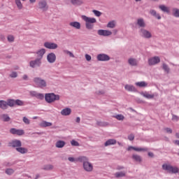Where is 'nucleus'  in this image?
<instances>
[{"label":"nucleus","mask_w":179,"mask_h":179,"mask_svg":"<svg viewBox=\"0 0 179 179\" xmlns=\"http://www.w3.org/2000/svg\"><path fill=\"white\" fill-rule=\"evenodd\" d=\"M65 145H66L65 141H61V140L57 141L55 143L56 148H58L59 149L64 148V146H65Z\"/></svg>","instance_id":"a211bd4d"},{"label":"nucleus","mask_w":179,"mask_h":179,"mask_svg":"<svg viewBox=\"0 0 179 179\" xmlns=\"http://www.w3.org/2000/svg\"><path fill=\"white\" fill-rule=\"evenodd\" d=\"M38 8L45 12L48 10V5H47V1L45 0H41L38 4Z\"/></svg>","instance_id":"423d86ee"},{"label":"nucleus","mask_w":179,"mask_h":179,"mask_svg":"<svg viewBox=\"0 0 179 179\" xmlns=\"http://www.w3.org/2000/svg\"><path fill=\"white\" fill-rule=\"evenodd\" d=\"M174 10H175L174 16H176V17H179V10L175 9Z\"/></svg>","instance_id":"4d7b16f0"},{"label":"nucleus","mask_w":179,"mask_h":179,"mask_svg":"<svg viewBox=\"0 0 179 179\" xmlns=\"http://www.w3.org/2000/svg\"><path fill=\"white\" fill-rule=\"evenodd\" d=\"M15 3L18 9H23V4H22V1H20V0H15Z\"/></svg>","instance_id":"58836bf2"},{"label":"nucleus","mask_w":179,"mask_h":179,"mask_svg":"<svg viewBox=\"0 0 179 179\" xmlns=\"http://www.w3.org/2000/svg\"><path fill=\"white\" fill-rule=\"evenodd\" d=\"M44 47L48 48L49 50H57L58 48V45L55 43L45 42L44 43Z\"/></svg>","instance_id":"6e6552de"},{"label":"nucleus","mask_w":179,"mask_h":179,"mask_svg":"<svg viewBox=\"0 0 179 179\" xmlns=\"http://www.w3.org/2000/svg\"><path fill=\"white\" fill-rule=\"evenodd\" d=\"M113 31H114L115 34H116L117 31V29H115V30H113Z\"/></svg>","instance_id":"774afa93"},{"label":"nucleus","mask_w":179,"mask_h":179,"mask_svg":"<svg viewBox=\"0 0 179 179\" xmlns=\"http://www.w3.org/2000/svg\"><path fill=\"white\" fill-rule=\"evenodd\" d=\"M13 173H15V171L12 169H7L6 170V173H7L8 176H12V174H13Z\"/></svg>","instance_id":"37998d69"},{"label":"nucleus","mask_w":179,"mask_h":179,"mask_svg":"<svg viewBox=\"0 0 179 179\" xmlns=\"http://www.w3.org/2000/svg\"><path fill=\"white\" fill-rule=\"evenodd\" d=\"M163 69L167 73H169V72H170V69L169 68V66H167V64H163Z\"/></svg>","instance_id":"a18cd8bd"},{"label":"nucleus","mask_w":179,"mask_h":179,"mask_svg":"<svg viewBox=\"0 0 179 179\" xmlns=\"http://www.w3.org/2000/svg\"><path fill=\"white\" fill-rule=\"evenodd\" d=\"M83 20H85V27L86 29H88V30L93 29V27H94V23L97 22V20L94 17H89L86 15H82L81 16Z\"/></svg>","instance_id":"f03ea898"},{"label":"nucleus","mask_w":179,"mask_h":179,"mask_svg":"<svg viewBox=\"0 0 179 179\" xmlns=\"http://www.w3.org/2000/svg\"><path fill=\"white\" fill-rule=\"evenodd\" d=\"M64 54H66L67 55H69L71 58H75V55H73V53L69 50H63Z\"/></svg>","instance_id":"4c0bfd02"},{"label":"nucleus","mask_w":179,"mask_h":179,"mask_svg":"<svg viewBox=\"0 0 179 179\" xmlns=\"http://www.w3.org/2000/svg\"><path fill=\"white\" fill-rule=\"evenodd\" d=\"M178 120H179L178 116H177L176 115H172V121H178Z\"/></svg>","instance_id":"6e6d98bb"},{"label":"nucleus","mask_w":179,"mask_h":179,"mask_svg":"<svg viewBox=\"0 0 179 179\" xmlns=\"http://www.w3.org/2000/svg\"><path fill=\"white\" fill-rule=\"evenodd\" d=\"M107 27H109V29H114L115 27V21H110L108 23Z\"/></svg>","instance_id":"c9c22d12"},{"label":"nucleus","mask_w":179,"mask_h":179,"mask_svg":"<svg viewBox=\"0 0 179 179\" xmlns=\"http://www.w3.org/2000/svg\"><path fill=\"white\" fill-rule=\"evenodd\" d=\"M129 141H134L135 139V136L134 134H130L128 136Z\"/></svg>","instance_id":"864d4df0"},{"label":"nucleus","mask_w":179,"mask_h":179,"mask_svg":"<svg viewBox=\"0 0 179 179\" xmlns=\"http://www.w3.org/2000/svg\"><path fill=\"white\" fill-rule=\"evenodd\" d=\"M78 162L83 163V169L85 170V171H87L88 173H90L93 171V164L92 163L88 162V159L86 157H79L78 158Z\"/></svg>","instance_id":"f257e3e1"},{"label":"nucleus","mask_w":179,"mask_h":179,"mask_svg":"<svg viewBox=\"0 0 179 179\" xmlns=\"http://www.w3.org/2000/svg\"><path fill=\"white\" fill-rule=\"evenodd\" d=\"M92 12L95 15V16H97V17H100V16H101V12L97 10H93Z\"/></svg>","instance_id":"c03bdc74"},{"label":"nucleus","mask_w":179,"mask_h":179,"mask_svg":"<svg viewBox=\"0 0 179 179\" xmlns=\"http://www.w3.org/2000/svg\"><path fill=\"white\" fill-rule=\"evenodd\" d=\"M72 110L69 108H66L61 111L62 115H70Z\"/></svg>","instance_id":"f3484780"},{"label":"nucleus","mask_w":179,"mask_h":179,"mask_svg":"<svg viewBox=\"0 0 179 179\" xmlns=\"http://www.w3.org/2000/svg\"><path fill=\"white\" fill-rule=\"evenodd\" d=\"M133 159L134 160H136V162H142V158H141V156L138 155H134Z\"/></svg>","instance_id":"ea45409f"},{"label":"nucleus","mask_w":179,"mask_h":179,"mask_svg":"<svg viewBox=\"0 0 179 179\" xmlns=\"http://www.w3.org/2000/svg\"><path fill=\"white\" fill-rule=\"evenodd\" d=\"M129 64L131 66H136L138 65V61L136 59L129 58L128 60Z\"/></svg>","instance_id":"412c9836"},{"label":"nucleus","mask_w":179,"mask_h":179,"mask_svg":"<svg viewBox=\"0 0 179 179\" xmlns=\"http://www.w3.org/2000/svg\"><path fill=\"white\" fill-rule=\"evenodd\" d=\"M163 170H165L166 171H168V173H172L173 174H176V173H178L179 169L177 166H173L170 164H164L162 165Z\"/></svg>","instance_id":"7ed1b4c3"},{"label":"nucleus","mask_w":179,"mask_h":179,"mask_svg":"<svg viewBox=\"0 0 179 179\" xmlns=\"http://www.w3.org/2000/svg\"><path fill=\"white\" fill-rule=\"evenodd\" d=\"M76 121L78 123L80 122V117H77Z\"/></svg>","instance_id":"680f3d73"},{"label":"nucleus","mask_w":179,"mask_h":179,"mask_svg":"<svg viewBox=\"0 0 179 179\" xmlns=\"http://www.w3.org/2000/svg\"><path fill=\"white\" fill-rule=\"evenodd\" d=\"M71 144L72 145V146H79V143H78V141L75 140H72L71 141Z\"/></svg>","instance_id":"09e8293b"},{"label":"nucleus","mask_w":179,"mask_h":179,"mask_svg":"<svg viewBox=\"0 0 179 179\" xmlns=\"http://www.w3.org/2000/svg\"><path fill=\"white\" fill-rule=\"evenodd\" d=\"M117 143V140L115 139H109L105 143V146H110V145H115Z\"/></svg>","instance_id":"b1692460"},{"label":"nucleus","mask_w":179,"mask_h":179,"mask_svg":"<svg viewBox=\"0 0 179 179\" xmlns=\"http://www.w3.org/2000/svg\"><path fill=\"white\" fill-rule=\"evenodd\" d=\"M70 26H71V27H74L75 29H80V23L78 22H70Z\"/></svg>","instance_id":"cd10ccee"},{"label":"nucleus","mask_w":179,"mask_h":179,"mask_svg":"<svg viewBox=\"0 0 179 179\" xmlns=\"http://www.w3.org/2000/svg\"><path fill=\"white\" fill-rule=\"evenodd\" d=\"M137 24H138L140 27H145V26H146V24H145V21H143V19L142 18L138 20Z\"/></svg>","instance_id":"2f4dec72"},{"label":"nucleus","mask_w":179,"mask_h":179,"mask_svg":"<svg viewBox=\"0 0 179 179\" xmlns=\"http://www.w3.org/2000/svg\"><path fill=\"white\" fill-rule=\"evenodd\" d=\"M133 149V150H136V152H146L148 151V148H135L130 146L128 148V150H131Z\"/></svg>","instance_id":"6ab92c4d"},{"label":"nucleus","mask_w":179,"mask_h":179,"mask_svg":"<svg viewBox=\"0 0 179 179\" xmlns=\"http://www.w3.org/2000/svg\"><path fill=\"white\" fill-rule=\"evenodd\" d=\"M34 83L38 86V87H47V81L45 80L42 79L40 77H36L33 79Z\"/></svg>","instance_id":"20e7f679"},{"label":"nucleus","mask_w":179,"mask_h":179,"mask_svg":"<svg viewBox=\"0 0 179 179\" xmlns=\"http://www.w3.org/2000/svg\"><path fill=\"white\" fill-rule=\"evenodd\" d=\"M52 169H54V166H52V164L45 165L43 168V170L46 171L52 170Z\"/></svg>","instance_id":"e433bc0d"},{"label":"nucleus","mask_w":179,"mask_h":179,"mask_svg":"<svg viewBox=\"0 0 179 179\" xmlns=\"http://www.w3.org/2000/svg\"><path fill=\"white\" fill-rule=\"evenodd\" d=\"M150 13L152 16H155V17H157V19H158V20L162 19V17L160 16V15L157 14L156 10H150Z\"/></svg>","instance_id":"473e14b6"},{"label":"nucleus","mask_w":179,"mask_h":179,"mask_svg":"<svg viewBox=\"0 0 179 179\" xmlns=\"http://www.w3.org/2000/svg\"><path fill=\"white\" fill-rule=\"evenodd\" d=\"M15 103L16 106H24V102L19 99L15 100Z\"/></svg>","instance_id":"79ce46f5"},{"label":"nucleus","mask_w":179,"mask_h":179,"mask_svg":"<svg viewBox=\"0 0 179 179\" xmlns=\"http://www.w3.org/2000/svg\"><path fill=\"white\" fill-rule=\"evenodd\" d=\"M52 125V123L45 122V121H42V122L40 124V126L43 128H45L47 127H51Z\"/></svg>","instance_id":"7c9ffc66"},{"label":"nucleus","mask_w":179,"mask_h":179,"mask_svg":"<svg viewBox=\"0 0 179 179\" xmlns=\"http://www.w3.org/2000/svg\"><path fill=\"white\" fill-rule=\"evenodd\" d=\"M47 59L50 64H54L57 59V56L54 53H49L47 56Z\"/></svg>","instance_id":"9b49d317"},{"label":"nucleus","mask_w":179,"mask_h":179,"mask_svg":"<svg viewBox=\"0 0 179 179\" xmlns=\"http://www.w3.org/2000/svg\"><path fill=\"white\" fill-rule=\"evenodd\" d=\"M36 54L38 55V59H42L43 55L45 54V49H41L38 52H36Z\"/></svg>","instance_id":"dca6fc26"},{"label":"nucleus","mask_w":179,"mask_h":179,"mask_svg":"<svg viewBox=\"0 0 179 179\" xmlns=\"http://www.w3.org/2000/svg\"><path fill=\"white\" fill-rule=\"evenodd\" d=\"M0 108H2V110H6L8 108V102L5 101H0Z\"/></svg>","instance_id":"c85d7f7f"},{"label":"nucleus","mask_w":179,"mask_h":179,"mask_svg":"<svg viewBox=\"0 0 179 179\" xmlns=\"http://www.w3.org/2000/svg\"><path fill=\"white\" fill-rule=\"evenodd\" d=\"M68 160L69 162H71L72 163H73V162H79V160H78V158H77V159H75V158H73L72 157H69Z\"/></svg>","instance_id":"603ef678"},{"label":"nucleus","mask_w":179,"mask_h":179,"mask_svg":"<svg viewBox=\"0 0 179 179\" xmlns=\"http://www.w3.org/2000/svg\"><path fill=\"white\" fill-rule=\"evenodd\" d=\"M36 97H38V99H40L42 100V99H44V94H35Z\"/></svg>","instance_id":"8fccbe9b"},{"label":"nucleus","mask_w":179,"mask_h":179,"mask_svg":"<svg viewBox=\"0 0 179 179\" xmlns=\"http://www.w3.org/2000/svg\"><path fill=\"white\" fill-rule=\"evenodd\" d=\"M7 106L8 107H13L14 106H15V100L14 99H8L7 101Z\"/></svg>","instance_id":"f704fd0d"},{"label":"nucleus","mask_w":179,"mask_h":179,"mask_svg":"<svg viewBox=\"0 0 179 179\" xmlns=\"http://www.w3.org/2000/svg\"><path fill=\"white\" fill-rule=\"evenodd\" d=\"M148 156H150V157H153V153L152 152H148Z\"/></svg>","instance_id":"052dcab7"},{"label":"nucleus","mask_w":179,"mask_h":179,"mask_svg":"<svg viewBox=\"0 0 179 179\" xmlns=\"http://www.w3.org/2000/svg\"><path fill=\"white\" fill-rule=\"evenodd\" d=\"M10 133L12 134V135H17L18 136H22V135H24V131L23 129H17L15 128L10 129Z\"/></svg>","instance_id":"0eeeda50"},{"label":"nucleus","mask_w":179,"mask_h":179,"mask_svg":"<svg viewBox=\"0 0 179 179\" xmlns=\"http://www.w3.org/2000/svg\"><path fill=\"white\" fill-rule=\"evenodd\" d=\"M124 89L127 92H136V88L134 85H126Z\"/></svg>","instance_id":"aec40b11"},{"label":"nucleus","mask_w":179,"mask_h":179,"mask_svg":"<svg viewBox=\"0 0 179 179\" xmlns=\"http://www.w3.org/2000/svg\"><path fill=\"white\" fill-rule=\"evenodd\" d=\"M135 85L136 86H138V87H146L148 86V83L141 81L136 83Z\"/></svg>","instance_id":"a878e982"},{"label":"nucleus","mask_w":179,"mask_h":179,"mask_svg":"<svg viewBox=\"0 0 179 179\" xmlns=\"http://www.w3.org/2000/svg\"><path fill=\"white\" fill-rule=\"evenodd\" d=\"M159 8L160 10H162V12H165L166 13H170V9H169V7H167L164 5H160V6H159Z\"/></svg>","instance_id":"c756f323"},{"label":"nucleus","mask_w":179,"mask_h":179,"mask_svg":"<svg viewBox=\"0 0 179 179\" xmlns=\"http://www.w3.org/2000/svg\"><path fill=\"white\" fill-rule=\"evenodd\" d=\"M122 169H124V167L120 166V167L117 168V170H122Z\"/></svg>","instance_id":"338daca9"},{"label":"nucleus","mask_w":179,"mask_h":179,"mask_svg":"<svg viewBox=\"0 0 179 179\" xmlns=\"http://www.w3.org/2000/svg\"><path fill=\"white\" fill-rule=\"evenodd\" d=\"M9 145L13 148H20L22 146V141L20 140H14L9 143Z\"/></svg>","instance_id":"ddd939ff"},{"label":"nucleus","mask_w":179,"mask_h":179,"mask_svg":"<svg viewBox=\"0 0 179 179\" xmlns=\"http://www.w3.org/2000/svg\"><path fill=\"white\" fill-rule=\"evenodd\" d=\"M85 59L87 61H92V56H90V55H85Z\"/></svg>","instance_id":"13d9d810"},{"label":"nucleus","mask_w":179,"mask_h":179,"mask_svg":"<svg viewBox=\"0 0 179 179\" xmlns=\"http://www.w3.org/2000/svg\"><path fill=\"white\" fill-rule=\"evenodd\" d=\"M159 62H160V57H151L148 59L149 65H156V64H159Z\"/></svg>","instance_id":"9d476101"},{"label":"nucleus","mask_w":179,"mask_h":179,"mask_svg":"<svg viewBox=\"0 0 179 179\" xmlns=\"http://www.w3.org/2000/svg\"><path fill=\"white\" fill-rule=\"evenodd\" d=\"M127 172L125 171H120L115 173V177L116 178H121V177H125Z\"/></svg>","instance_id":"bb28decb"},{"label":"nucleus","mask_w":179,"mask_h":179,"mask_svg":"<svg viewBox=\"0 0 179 179\" xmlns=\"http://www.w3.org/2000/svg\"><path fill=\"white\" fill-rule=\"evenodd\" d=\"M29 2L31 3H34V2H36V0H29Z\"/></svg>","instance_id":"e2e57ef3"},{"label":"nucleus","mask_w":179,"mask_h":179,"mask_svg":"<svg viewBox=\"0 0 179 179\" xmlns=\"http://www.w3.org/2000/svg\"><path fill=\"white\" fill-rule=\"evenodd\" d=\"M41 65V59H36L35 60H32L29 62V66L31 68H36L37 66H40Z\"/></svg>","instance_id":"1a4fd4ad"},{"label":"nucleus","mask_w":179,"mask_h":179,"mask_svg":"<svg viewBox=\"0 0 179 179\" xmlns=\"http://www.w3.org/2000/svg\"><path fill=\"white\" fill-rule=\"evenodd\" d=\"M98 34L99 36H111V34H113V32L108 30L99 29L98 30Z\"/></svg>","instance_id":"f8f14e48"},{"label":"nucleus","mask_w":179,"mask_h":179,"mask_svg":"<svg viewBox=\"0 0 179 179\" xmlns=\"http://www.w3.org/2000/svg\"><path fill=\"white\" fill-rule=\"evenodd\" d=\"M142 95L143 97H145V99H154L155 94H150L148 92L143 93Z\"/></svg>","instance_id":"72a5a7b5"},{"label":"nucleus","mask_w":179,"mask_h":179,"mask_svg":"<svg viewBox=\"0 0 179 179\" xmlns=\"http://www.w3.org/2000/svg\"><path fill=\"white\" fill-rule=\"evenodd\" d=\"M98 61H110V57L107 55L100 54L97 56Z\"/></svg>","instance_id":"2eb2a0df"},{"label":"nucleus","mask_w":179,"mask_h":179,"mask_svg":"<svg viewBox=\"0 0 179 179\" xmlns=\"http://www.w3.org/2000/svg\"><path fill=\"white\" fill-rule=\"evenodd\" d=\"M17 152H19V153H21L22 155H24L25 153H27L29 152V150L27 148L18 147L16 148Z\"/></svg>","instance_id":"5701e85b"},{"label":"nucleus","mask_w":179,"mask_h":179,"mask_svg":"<svg viewBox=\"0 0 179 179\" xmlns=\"http://www.w3.org/2000/svg\"><path fill=\"white\" fill-rule=\"evenodd\" d=\"M141 36L145 38H150V37H152V34L146 29H141Z\"/></svg>","instance_id":"4468645a"},{"label":"nucleus","mask_w":179,"mask_h":179,"mask_svg":"<svg viewBox=\"0 0 179 179\" xmlns=\"http://www.w3.org/2000/svg\"><path fill=\"white\" fill-rule=\"evenodd\" d=\"M164 131H166V132L167 134H173V129L169 128V127H166L164 129Z\"/></svg>","instance_id":"3c124183"},{"label":"nucleus","mask_w":179,"mask_h":179,"mask_svg":"<svg viewBox=\"0 0 179 179\" xmlns=\"http://www.w3.org/2000/svg\"><path fill=\"white\" fill-rule=\"evenodd\" d=\"M176 138H178V139H179V133H176Z\"/></svg>","instance_id":"0e129e2a"},{"label":"nucleus","mask_w":179,"mask_h":179,"mask_svg":"<svg viewBox=\"0 0 179 179\" xmlns=\"http://www.w3.org/2000/svg\"><path fill=\"white\" fill-rule=\"evenodd\" d=\"M8 41H10V43H12V41H14L15 38L13 37V36L9 35V36H8Z\"/></svg>","instance_id":"5fc2aeb1"},{"label":"nucleus","mask_w":179,"mask_h":179,"mask_svg":"<svg viewBox=\"0 0 179 179\" xmlns=\"http://www.w3.org/2000/svg\"><path fill=\"white\" fill-rule=\"evenodd\" d=\"M22 121L23 122H24V124H26L27 125H29L30 124V120L26 117H24L23 119H22Z\"/></svg>","instance_id":"49530a36"},{"label":"nucleus","mask_w":179,"mask_h":179,"mask_svg":"<svg viewBox=\"0 0 179 179\" xmlns=\"http://www.w3.org/2000/svg\"><path fill=\"white\" fill-rule=\"evenodd\" d=\"M45 99L47 103H54L56 100H59V95H55L54 93L46 94Z\"/></svg>","instance_id":"39448f33"},{"label":"nucleus","mask_w":179,"mask_h":179,"mask_svg":"<svg viewBox=\"0 0 179 179\" xmlns=\"http://www.w3.org/2000/svg\"><path fill=\"white\" fill-rule=\"evenodd\" d=\"M10 78H17V73L16 71H13L10 74Z\"/></svg>","instance_id":"de8ad7c7"},{"label":"nucleus","mask_w":179,"mask_h":179,"mask_svg":"<svg viewBox=\"0 0 179 179\" xmlns=\"http://www.w3.org/2000/svg\"><path fill=\"white\" fill-rule=\"evenodd\" d=\"M0 118L2 120V121H4V122H9V121H10V117L6 114L0 115Z\"/></svg>","instance_id":"4be33fe9"},{"label":"nucleus","mask_w":179,"mask_h":179,"mask_svg":"<svg viewBox=\"0 0 179 179\" xmlns=\"http://www.w3.org/2000/svg\"><path fill=\"white\" fill-rule=\"evenodd\" d=\"M115 118H116V120H118V121H124L125 117H124V115H117L115 116Z\"/></svg>","instance_id":"a19ab883"},{"label":"nucleus","mask_w":179,"mask_h":179,"mask_svg":"<svg viewBox=\"0 0 179 179\" xmlns=\"http://www.w3.org/2000/svg\"><path fill=\"white\" fill-rule=\"evenodd\" d=\"M175 143L176 144V145H178V146H179V141L178 140V141H175Z\"/></svg>","instance_id":"69168bd1"},{"label":"nucleus","mask_w":179,"mask_h":179,"mask_svg":"<svg viewBox=\"0 0 179 179\" xmlns=\"http://www.w3.org/2000/svg\"><path fill=\"white\" fill-rule=\"evenodd\" d=\"M71 3L72 5H74V6H80V5H83V1L82 0H71Z\"/></svg>","instance_id":"393cba45"},{"label":"nucleus","mask_w":179,"mask_h":179,"mask_svg":"<svg viewBox=\"0 0 179 179\" xmlns=\"http://www.w3.org/2000/svg\"><path fill=\"white\" fill-rule=\"evenodd\" d=\"M27 75H24L22 79H24V80H27Z\"/></svg>","instance_id":"bf43d9fd"}]
</instances>
